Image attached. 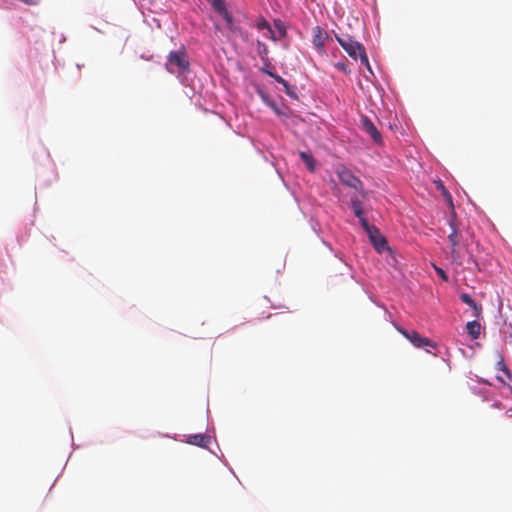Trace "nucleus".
Returning a JSON list of instances; mask_svg holds the SVG:
<instances>
[{
	"mask_svg": "<svg viewBox=\"0 0 512 512\" xmlns=\"http://www.w3.org/2000/svg\"><path fill=\"white\" fill-rule=\"evenodd\" d=\"M328 39V33L320 26H315L312 29V43L319 53L325 52V44Z\"/></svg>",
	"mask_w": 512,
	"mask_h": 512,
	"instance_id": "0eeeda50",
	"label": "nucleus"
},
{
	"mask_svg": "<svg viewBox=\"0 0 512 512\" xmlns=\"http://www.w3.org/2000/svg\"><path fill=\"white\" fill-rule=\"evenodd\" d=\"M337 176L343 185L353 188L357 191L362 190V181L357 176H355L349 169L345 167L339 168L337 170Z\"/></svg>",
	"mask_w": 512,
	"mask_h": 512,
	"instance_id": "423d86ee",
	"label": "nucleus"
},
{
	"mask_svg": "<svg viewBox=\"0 0 512 512\" xmlns=\"http://www.w3.org/2000/svg\"><path fill=\"white\" fill-rule=\"evenodd\" d=\"M20 1L27 5H36L39 3V0H20Z\"/></svg>",
	"mask_w": 512,
	"mask_h": 512,
	"instance_id": "4be33fe9",
	"label": "nucleus"
},
{
	"mask_svg": "<svg viewBox=\"0 0 512 512\" xmlns=\"http://www.w3.org/2000/svg\"><path fill=\"white\" fill-rule=\"evenodd\" d=\"M397 330L417 348H425L427 352H430L428 347L437 348V344L434 341L420 335L417 331H407L402 327H397Z\"/></svg>",
	"mask_w": 512,
	"mask_h": 512,
	"instance_id": "7ed1b4c3",
	"label": "nucleus"
},
{
	"mask_svg": "<svg viewBox=\"0 0 512 512\" xmlns=\"http://www.w3.org/2000/svg\"><path fill=\"white\" fill-rule=\"evenodd\" d=\"M276 30H273L270 24L263 18H258V31H262L265 37L276 41L286 35V29L280 20L274 21Z\"/></svg>",
	"mask_w": 512,
	"mask_h": 512,
	"instance_id": "20e7f679",
	"label": "nucleus"
},
{
	"mask_svg": "<svg viewBox=\"0 0 512 512\" xmlns=\"http://www.w3.org/2000/svg\"><path fill=\"white\" fill-rule=\"evenodd\" d=\"M211 5L213 8L223 17L226 21L227 26L232 28V16L229 14L226 9L225 3L223 0H211Z\"/></svg>",
	"mask_w": 512,
	"mask_h": 512,
	"instance_id": "1a4fd4ad",
	"label": "nucleus"
},
{
	"mask_svg": "<svg viewBox=\"0 0 512 512\" xmlns=\"http://www.w3.org/2000/svg\"><path fill=\"white\" fill-rule=\"evenodd\" d=\"M355 216L359 219V222L364 230L369 229L370 225L367 219L364 217L363 208L353 210Z\"/></svg>",
	"mask_w": 512,
	"mask_h": 512,
	"instance_id": "dca6fc26",
	"label": "nucleus"
},
{
	"mask_svg": "<svg viewBox=\"0 0 512 512\" xmlns=\"http://www.w3.org/2000/svg\"><path fill=\"white\" fill-rule=\"evenodd\" d=\"M262 70L269 76L273 77L277 82L281 83L285 87L286 93L290 94V86L286 80H284L281 76L274 74L271 70L268 69L267 65H265Z\"/></svg>",
	"mask_w": 512,
	"mask_h": 512,
	"instance_id": "ddd939ff",
	"label": "nucleus"
},
{
	"mask_svg": "<svg viewBox=\"0 0 512 512\" xmlns=\"http://www.w3.org/2000/svg\"><path fill=\"white\" fill-rule=\"evenodd\" d=\"M502 331L504 334H509V336L512 337V312L510 316H506Z\"/></svg>",
	"mask_w": 512,
	"mask_h": 512,
	"instance_id": "f3484780",
	"label": "nucleus"
},
{
	"mask_svg": "<svg viewBox=\"0 0 512 512\" xmlns=\"http://www.w3.org/2000/svg\"><path fill=\"white\" fill-rule=\"evenodd\" d=\"M186 442L199 447H207L210 443V437L202 433L193 434L188 436Z\"/></svg>",
	"mask_w": 512,
	"mask_h": 512,
	"instance_id": "9d476101",
	"label": "nucleus"
},
{
	"mask_svg": "<svg viewBox=\"0 0 512 512\" xmlns=\"http://www.w3.org/2000/svg\"><path fill=\"white\" fill-rule=\"evenodd\" d=\"M460 299L462 302L470 306L474 311V316L478 317L482 311L481 305L477 304L469 294L462 293L460 295Z\"/></svg>",
	"mask_w": 512,
	"mask_h": 512,
	"instance_id": "9b49d317",
	"label": "nucleus"
},
{
	"mask_svg": "<svg viewBox=\"0 0 512 512\" xmlns=\"http://www.w3.org/2000/svg\"><path fill=\"white\" fill-rule=\"evenodd\" d=\"M467 332L472 336L473 339H476L480 335L481 326L477 321L468 322L466 325Z\"/></svg>",
	"mask_w": 512,
	"mask_h": 512,
	"instance_id": "4468645a",
	"label": "nucleus"
},
{
	"mask_svg": "<svg viewBox=\"0 0 512 512\" xmlns=\"http://www.w3.org/2000/svg\"><path fill=\"white\" fill-rule=\"evenodd\" d=\"M335 37L339 45L347 52L351 58L356 60L359 57L360 62L365 65L366 68L371 72V66L366 50L361 43L355 41L350 36L341 37L336 35Z\"/></svg>",
	"mask_w": 512,
	"mask_h": 512,
	"instance_id": "f257e3e1",
	"label": "nucleus"
},
{
	"mask_svg": "<svg viewBox=\"0 0 512 512\" xmlns=\"http://www.w3.org/2000/svg\"><path fill=\"white\" fill-rule=\"evenodd\" d=\"M351 206H352L353 210L360 209V208H362V202L358 198H352Z\"/></svg>",
	"mask_w": 512,
	"mask_h": 512,
	"instance_id": "aec40b11",
	"label": "nucleus"
},
{
	"mask_svg": "<svg viewBox=\"0 0 512 512\" xmlns=\"http://www.w3.org/2000/svg\"><path fill=\"white\" fill-rule=\"evenodd\" d=\"M166 70L170 73L176 71L173 67L177 68L179 74H183L189 71L190 63L184 47H181L177 51H171L167 57V63L165 64Z\"/></svg>",
	"mask_w": 512,
	"mask_h": 512,
	"instance_id": "f03ea898",
	"label": "nucleus"
},
{
	"mask_svg": "<svg viewBox=\"0 0 512 512\" xmlns=\"http://www.w3.org/2000/svg\"><path fill=\"white\" fill-rule=\"evenodd\" d=\"M450 226H451V232L448 235V240H449L451 246L457 247V245L459 244V237H458L457 230H456L452 220L450 221Z\"/></svg>",
	"mask_w": 512,
	"mask_h": 512,
	"instance_id": "2eb2a0df",
	"label": "nucleus"
},
{
	"mask_svg": "<svg viewBox=\"0 0 512 512\" xmlns=\"http://www.w3.org/2000/svg\"><path fill=\"white\" fill-rule=\"evenodd\" d=\"M299 156L303 160V162L306 164L308 170L310 172H314V170H315V161H314L313 156L310 153L305 152V151H301L299 153Z\"/></svg>",
	"mask_w": 512,
	"mask_h": 512,
	"instance_id": "f8f14e48",
	"label": "nucleus"
},
{
	"mask_svg": "<svg viewBox=\"0 0 512 512\" xmlns=\"http://www.w3.org/2000/svg\"><path fill=\"white\" fill-rule=\"evenodd\" d=\"M433 267H434V270H435V272L437 273V275H438V276H439L443 281L447 282V281L449 280L448 275L446 274V272H445L442 268H440V267L436 266L435 264H433Z\"/></svg>",
	"mask_w": 512,
	"mask_h": 512,
	"instance_id": "6ab92c4d",
	"label": "nucleus"
},
{
	"mask_svg": "<svg viewBox=\"0 0 512 512\" xmlns=\"http://www.w3.org/2000/svg\"><path fill=\"white\" fill-rule=\"evenodd\" d=\"M363 130L370 135L372 140L380 144L382 142V136L381 133L378 131L377 127L374 125L372 120H370L368 117L363 116L361 119Z\"/></svg>",
	"mask_w": 512,
	"mask_h": 512,
	"instance_id": "6e6552de",
	"label": "nucleus"
},
{
	"mask_svg": "<svg viewBox=\"0 0 512 512\" xmlns=\"http://www.w3.org/2000/svg\"><path fill=\"white\" fill-rule=\"evenodd\" d=\"M451 255H452V257H453V259H454V260H458V259H459V257H460V255H459V252H458L457 248H456V247H454V246H451Z\"/></svg>",
	"mask_w": 512,
	"mask_h": 512,
	"instance_id": "412c9836",
	"label": "nucleus"
},
{
	"mask_svg": "<svg viewBox=\"0 0 512 512\" xmlns=\"http://www.w3.org/2000/svg\"><path fill=\"white\" fill-rule=\"evenodd\" d=\"M437 189L440 190L441 194L449 200V202H452V198L450 193L447 191V189L444 187L443 183L441 181L436 182Z\"/></svg>",
	"mask_w": 512,
	"mask_h": 512,
	"instance_id": "a211bd4d",
	"label": "nucleus"
},
{
	"mask_svg": "<svg viewBox=\"0 0 512 512\" xmlns=\"http://www.w3.org/2000/svg\"><path fill=\"white\" fill-rule=\"evenodd\" d=\"M365 232L368 234L371 243L379 253H383L384 251L392 253L390 247L388 246L387 240L380 233L377 227L373 225L369 227V229H366Z\"/></svg>",
	"mask_w": 512,
	"mask_h": 512,
	"instance_id": "39448f33",
	"label": "nucleus"
}]
</instances>
